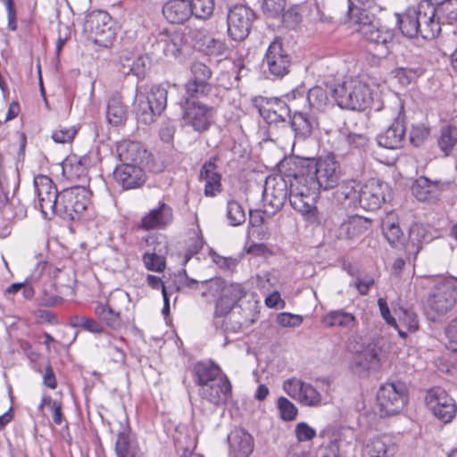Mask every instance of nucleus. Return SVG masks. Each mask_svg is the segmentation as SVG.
I'll use <instances>...</instances> for the list:
<instances>
[{
  "mask_svg": "<svg viewBox=\"0 0 457 457\" xmlns=\"http://www.w3.org/2000/svg\"><path fill=\"white\" fill-rule=\"evenodd\" d=\"M270 187H265L263 191L264 200L269 202V204L275 209V212L280 210L289 195L287 191V185L285 179H280L276 182L270 194L269 193Z\"/></svg>",
  "mask_w": 457,
  "mask_h": 457,
  "instance_id": "58836bf2",
  "label": "nucleus"
},
{
  "mask_svg": "<svg viewBox=\"0 0 457 457\" xmlns=\"http://www.w3.org/2000/svg\"><path fill=\"white\" fill-rule=\"evenodd\" d=\"M227 439L233 457H249L253 452V437L243 428L232 430Z\"/></svg>",
  "mask_w": 457,
  "mask_h": 457,
  "instance_id": "c85d7f7f",
  "label": "nucleus"
},
{
  "mask_svg": "<svg viewBox=\"0 0 457 457\" xmlns=\"http://www.w3.org/2000/svg\"><path fill=\"white\" fill-rule=\"evenodd\" d=\"M112 174L115 182L124 190L139 188L146 180L145 172L140 165L120 163Z\"/></svg>",
  "mask_w": 457,
  "mask_h": 457,
  "instance_id": "6ab92c4d",
  "label": "nucleus"
},
{
  "mask_svg": "<svg viewBox=\"0 0 457 457\" xmlns=\"http://www.w3.org/2000/svg\"><path fill=\"white\" fill-rule=\"evenodd\" d=\"M19 182V173L11 170L6 172L3 164V156L0 154V190L10 192L11 187L15 189Z\"/></svg>",
  "mask_w": 457,
  "mask_h": 457,
  "instance_id": "3c124183",
  "label": "nucleus"
},
{
  "mask_svg": "<svg viewBox=\"0 0 457 457\" xmlns=\"http://www.w3.org/2000/svg\"><path fill=\"white\" fill-rule=\"evenodd\" d=\"M328 101V92L325 88L316 86L308 90L306 96V109H323Z\"/></svg>",
  "mask_w": 457,
  "mask_h": 457,
  "instance_id": "37998d69",
  "label": "nucleus"
},
{
  "mask_svg": "<svg viewBox=\"0 0 457 457\" xmlns=\"http://www.w3.org/2000/svg\"><path fill=\"white\" fill-rule=\"evenodd\" d=\"M321 322L328 328L338 327L348 330H352L358 325L355 316L342 309L328 312L322 317Z\"/></svg>",
  "mask_w": 457,
  "mask_h": 457,
  "instance_id": "e433bc0d",
  "label": "nucleus"
},
{
  "mask_svg": "<svg viewBox=\"0 0 457 457\" xmlns=\"http://www.w3.org/2000/svg\"><path fill=\"white\" fill-rule=\"evenodd\" d=\"M425 71V59L421 55H411L405 66L395 70V77L401 84L409 85L422 76Z\"/></svg>",
  "mask_w": 457,
  "mask_h": 457,
  "instance_id": "473e14b6",
  "label": "nucleus"
},
{
  "mask_svg": "<svg viewBox=\"0 0 457 457\" xmlns=\"http://www.w3.org/2000/svg\"><path fill=\"white\" fill-rule=\"evenodd\" d=\"M165 19L173 24H183L192 16L189 0H170L162 7Z\"/></svg>",
  "mask_w": 457,
  "mask_h": 457,
  "instance_id": "f704fd0d",
  "label": "nucleus"
},
{
  "mask_svg": "<svg viewBox=\"0 0 457 457\" xmlns=\"http://www.w3.org/2000/svg\"><path fill=\"white\" fill-rule=\"evenodd\" d=\"M385 359L386 354L379 342L373 341L353 356L351 369L359 377H367L370 372L377 371Z\"/></svg>",
  "mask_w": 457,
  "mask_h": 457,
  "instance_id": "4468645a",
  "label": "nucleus"
},
{
  "mask_svg": "<svg viewBox=\"0 0 457 457\" xmlns=\"http://www.w3.org/2000/svg\"><path fill=\"white\" fill-rule=\"evenodd\" d=\"M438 17L451 23L457 21V0H441L436 3Z\"/></svg>",
  "mask_w": 457,
  "mask_h": 457,
  "instance_id": "8fccbe9b",
  "label": "nucleus"
},
{
  "mask_svg": "<svg viewBox=\"0 0 457 457\" xmlns=\"http://www.w3.org/2000/svg\"><path fill=\"white\" fill-rule=\"evenodd\" d=\"M331 96L341 109L364 111L372 103L370 87L359 80H347L330 90Z\"/></svg>",
  "mask_w": 457,
  "mask_h": 457,
  "instance_id": "423d86ee",
  "label": "nucleus"
},
{
  "mask_svg": "<svg viewBox=\"0 0 457 457\" xmlns=\"http://www.w3.org/2000/svg\"><path fill=\"white\" fill-rule=\"evenodd\" d=\"M193 379L195 383L202 388L203 386L218 381L227 375L223 373L220 366L213 361H197L194 364Z\"/></svg>",
  "mask_w": 457,
  "mask_h": 457,
  "instance_id": "c756f323",
  "label": "nucleus"
},
{
  "mask_svg": "<svg viewBox=\"0 0 457 457\" xmlns=\"http://www.w3.org/2000/svg\"><path fill=\"white\" fill-rule=\"evenodd\" d=\"M316 195L312 194V189L296 181L295 172L293 179H290L289 186L288 199L290 205L294 210L300 212L309 223L321 225L323 217L314 205Z\"/></svg>",
  "mask_w": 457,
  "mask_h": 457,
  "instance_id": "6e6552de",
  "label": "nucleus"
},
{
  "mask_svg": "<svg viewBox=\"0 0 457 457\" xmlns=\"http://www.w3.org/2000/svg\"><path fill=\"white\" fill-rule=\"evenodd\" d=\"M436 142L445 156L451 155L457 145V126L453 123L441 126Z\"/></svg>",
  "mask_w": 457,
  "mask_h": 457,
  "instance_id": "4c0bfd02",
  "label": "nucleus"
},
{
  "mask_svg": "<svg viewBox=\"0 0 457 457\" xmlns=\"http://www.w3.org/2000/svg\"><path fill=\"white\" fill-rule=\"evenodd\" d=\"M168 90L160 84H144L136 88V113L144 124L155 121L167 106Z\"/></svg>",
  "mask_w": 457,
  "mask_h": 457,
  "instance_id": "20e7f679",
  "label": "nucleus"
},
{
  "mask_svg": "<svg viewBox=\"0 0 457 457\" xmlns=\"http://www.w3.org/2000/svg\"><path fill=\"white\" fill-rule=\"evenodd\" d=\"M147 58L139 55L131 62L132 68L129 71L130 74L136 76L138 79H143L146 73Z\"/></svg>",
  "mask_w": 457,
  "mask_h": 457,
  "instance_id": "69168bd1",
  "label": "nucleus"
},
{
  "mask_svg": "<svg viewBox=\"0 0 457 457\" xmlns=\"http://www.w3.org/2000/svg\"><path fill=\"white\" fill-rule=\"evenodd\" d=\"M277 322L282 327L295 328L301 325L303 318L300 315L282 312L277 316Z\"/></svg>",
  "mask_w": 457,
  "mask_h": 457,
  "instance_id": "338daca9",
  "label": "nucleus"
},
{
  "mask_svg": "<svg viewBox=\"0 0 457 457\" xmlns=\"http://www.w3.org/2000/svg\"><path fill=\"white\" fill-rule=\"evenodd\" d=\"M3 215L7 220H21L27 216V209L20 201L16 205L12 202L7 207L4 208Z\"/></svg>",
  "mask_w": 457,
  "mask_h": 457,
  "instance_id": "bf43d9fd",
  "label": "nucleus"
},
{
  "mask_svg": "<svg viewBox=\"0 0 457 457\" xmlns=\"http://www.w3.org/2000/svg\"><path fill=\"white\" fill-rule=\"evenodd\" d=\"M434 237L428 227L421 223H413L409 228L406 251L409 254H413L416 257L423 244L431 242Z\"/></svg>",
  "mask_w": 457,
  "mask_h": 457,
  "instance_id": "72a5a7b5",
  "label": "nucleus"
},
{
  "mask_svg": "<svg viewBox=\"0 0 457 457\" xmlns=\"http://www.w3.org/2000/svg\"><path fill=\"white\" fill-rule=\"evenodd\" d=\"M397 25L402 34L409 38L420 37V23L426 22L427 16H419V5L407 8L403 12L397 13Z\"/></svg>",
  "mask_w": 457,
  "mask_h": 457,
  "instance_id": "cd10ccee",
  "label": "nucleus"
},
{
  "mask_svg": "<svg viewBox=\"0 0 457 457\" xmlns=\"http://www.w3.org/2000/svg\"><path fill=\"white\" fill-rule=\"evenodd\" d=\"M426 15V22H420V37L423 39H434L441 32L442 18L438 17L436 4L422 2L419 4V16Z\"/></svg>",
  "mask_w": 457,
  "mask_h": 457,
  "instance_id": "5701e85b",
  "label": "nucleus"
},
{
  "mask_svg": "<svg viewBox=\"0 0 457 457\" xmlns=\"http://www.w3.org/2000/svg\"><path fill=\"white\" fill-rule=\"evenodd\" d=\"M204 96H190L187 93L178 103L184 123L197 133H204L214 124L216 108L204 104L199 99Z\"/></svg>",
  "mask_w": 457,
  "mask_h": 457,
  "instance_id": "39448f33",
  "label": "nucleus"
},
{
  "mask_svg": "<svg viewBox=\"0 0 457 457\" xmlns=\"http://www.w3.org/2000/svg\"><path fill=\"white\" fill-rule=\"evenodd\" d=\"M278 409L283 420L291 421L296 419L298 410L296 406L284 396L278 400Z\"/></svg>",
  "mask_w": 457,
  "mask_h": 457,
  "instance_id": "603ef678",
  "label": "nucleus"
},
{
  "mask_svg": "<svg viewBox=\"0 0 457 457\" xmlns=\"http://www.w3.org/2000/svg\"><path fill=\"white\" fill-rule=\"evenodd\" d=\"M395 445H388L380 437L370 440L367 445V453L370 457H391L395 454Z\"/></svg>",
  "mask_w": 457,
  "mask_h": 457,
  "instance_id": "49530a36",
  "label": "nucleus"
},
{
  "mask_svg": "<svg viewBox=\"0 0 457 457\" xmlns=\"http://www.w3.org/2000/svg\"><path fill=\"white\" fill-rule=\"evenodd\" d=\"M226 218L232 227L244 224L246 219L243 206L234 199H230L227 203Z\"/></svg>",
  "mask_w": 457,
  "mask_h": 457,
  "instance_id": "de8ad7c7",
  "label": "nucleus"
},
{
  "mask_svg": "<svg viewBox=\"0 0 457 457\" xmlns=\"http://www.w3.org/2000/svg\"><path fill=\"white\" fill-rule=\"evenodd\" d=\"M173 220L172 208L162 201L157 207L150 210L141 219L138 228L148 231L153 229H163Z\"/></svg>",
  "mask_w": 457,
  "mask_h": 457,
  "instance_id": "4be33fe9",
  "label": "nucleus"
},
{
  "mask_svg": "<svg viewBox=\"0 0 457 457\" xmlns=\"http://www.w3.org/2000/svg\"><path fill=\"white\" fill-rule=\"evenodd\" d=\"M77 134V130L73 127H62L60 126L52 133V138L56 143H69L71 142L75 135Z\"/></svg>",
  "mask_w": 457,
  "mask_h": 457,
  "instance_id": "052dcab7",
  "label": "nucleus"
},
{
  "mask_svg": "<svg viewBox=\"0 0 457 457\" xmlns=\"http://www.w3.org/2000/svg\"><path fill=\"white\" fill-rule=\"evenodd\" d=\"M192 15L199 20L209 19L214 11V0H189Z\"/></svg>",
  "mask_w": 457,
  "mask_h": 457,
  "instance_id": "09e8293b",
  "label": "nucleus"
},
{
  "mask_svg": "<svg viewBox=\"0 0 457 457\" xmlns=\"http://www.w3.org/2000/svg\"><path fill=\"white\" fill-rule=\"evenodd\" d=\"M69 324L72 328H79L85 331L94 334H103L104 326L95 319L82 315H72L70 317Z\"/></svg>",
  "mask_w": 457,
  "mask_h": 457,
  "instance_id": "c03bdc74",
  "label": "nucleus"
},
{
  "mask_svg": "<svg viewBox=\"0 0 457 457\" xmlns=\"http://www.w3.org/2000/svg\"><path fill=\"white\" fill-rule=\"evenodd\" d=\"M202 403L207 401L215 407L224 405L232 396V385L226 376L216 382L210 383L199 388Z\"/></svg>",
  "mask_w": 457,
  "mask_h": 457,
  "instance_id": "aec40b11",
  "label": "nucleus"
},
{
  "mask_svg": "<svg viewBox=\"0 0 457 457\" xmlns=\"http://www.w3.org/2000/svg\"><path fill=\"white\" fill-rule=\"evenodd\" d=\"M295 436L299 442H305L313 439L316 436V430L310 427L306 422H300L295 426Z\"/></svg>",
  "mask_w": 457,
  "mask_h": 457,
  "instance_id": "e2e57ef3",
  "label": "nucleus"
},
{
  "mask_svg": "<svg viewBox=\"0 0 457 457\" xmlns=\"http://www.w3.org/2000/svg\"><path fill=\"white\" fill-rule=\"evenodd\" d=\"M292 57L280 37H275L268 46L262 59V69L268 79H282L290 71Z\"/></svg>",
  "mask_w": 457,
  "mask_h": 457,
  "instance_id": "9d476101",
  "label": "nucleus"
},
{
  "mask_svg": "<svg viewBox=\"0 0 457 457\" xmlns=\"http://www.w3.org/2000/svg\"><path fill=\"white\" fill-rule=\"evenodd\" d=\"M258 112L260 115L263 118V120L268 124H278V123H286L287 119L289 118V115L283 114L279 112H276V111H270V109L265 108L262 104H258Z\"/></svg>",
  "mask_w": 457,
  "mask_h": 457,
  "instance_id": "13d9d810",
  "label": "nucleus"
},
{
  "mask_svg": "<svg viewBox=\"0 0 457 457\" xmlns=\"http://www.w3.org/2000/svg\"><path fill=\"white\" fill-rule=\"evenodd\" d=\"M356 181L344 182L338 191V198L342 199L343 204L348 208L356 207L359 202V191L356 190Z\"/></svg>",
  "mask_w": 457,
  "mask_h": 457,
  "instance_id": "a18cd8bd",
  "label": "nucleus"
},
{
  "mask_svg": "<svg viewBox=\"0 0 457 457\" xmlns=\"http://www.w3.org/2000/svg\"><path fill=\"white\" fill-rule=\"evenodd\" d=\"M256 19L254 11L245 4L232 6L227 15L228 34L235 41L245 40Z\"/></svg>",
  "mask_w": 457,
  "mask_h": 457,
  "instance_id": "f8f14e48",
  "label": "nucleus"
},
{
  "mask_svg": "<svg viewBox=\"0 0 457 457\" xmlns=\"http://www.w3.org/2000/svg\"><path fill=\"white\" fill-rule=\"evenodd\" d=\"M34 187L43 217L46 220H51L52 217L56 215L61 200V194L58 193L53 180L46 175L36 176L34 179Z\"/></svg>",
  "mask_w": 457,
  "mask_h": 457,
  "instance_id": "2eb2a0df",
  "label": "nucleus"
},
{
  "mask_svg": "<svg viewBox=\"0 0 457 457\" xmlns=\"http://www.w3.org/2000/svg\"><path fill=\"white\" fill-rule=\"evenodd\" d=\"M91 192L85 187H72L61 193L56 215L65 220L80 219L90 202Z\"/></svg>",
  "mask_w": 457,
  "mask_h": 457,
  "instance_id": "9b49d317",
  "label": "nucleus"
},
{
  "mask_svg": "<svg viewBox=\"0 0 457 457\" xmlns=\"http://www.w3.org/2000/svg\"><path fill=\"white\" fill-rule=\"evenodd\" d=\"M405 133L404 119L399 114L386 130L377 136V142L384 148L397 149L403 146Z\"/></svg>",
  "mask_w": 457,
  "mask_h": 457,
  "instance_id": "393cba45",
  "label": "nucleus"
},
{
  "mask_svg": "<svg viewBox=\"0 0 457 457\" xmlns=\"http://www.w3.org/2000/svg\"><path fill=\"white\" fill-rule=\"evenodd\" d=\"M377 401L381 417L400 413L408 402L406 383L396 380L381 385L377 394Z\"/></svg>",
  "mask_w": 457,
  "mask_h": 457,
  "instance_id": "1a4fd4ad",
  "label": "nucleus"
},
{
  "mask_svg": "<svg viewBox=\"0 0 457 457\" xmlns=\"http://www.w3.org/2000/svg\"><path fill=\"white\" fill-rule=\"evenodd\" d=\"M448 183H444L438 180L432 181L427 177L418 178L411 187L412 195L419 201H427L435 197L439 192L445 189Z\"/></svg>",
  "mask_w": 457,
  "mask_h": 457,
  "instance_id": "c9c22d12",
  "label": "nucleus"
},
{
  "mask_svg": "<svg viewBox=\"0 0 457 457\" xmlns=\"http://www.w3.org/2000/svg\"><path fill=\"white\" fill-rule=\"evenodd\" d=\"M83 29L96 45L106 48L112 45L117 35L115 21L107 12L101 10L86 16Z\"/></svg>",
  "mask_w": 457,
  "mask_h": 457,
  "instance_id": "0eeeda50",
  "label": "nucleus"
},
{
  "mask_svg": "<svg viewBox=\"0 0 457 457\" xmlns=\"http://www.w3.org/2000/svg\"><path fill=\"white\" fill-rule=\"evenodd\" d=\"M341 170L333 154L319 159H302L295 171V179L312 189L313 195L339 185Z\"/></svg>",
  "mask_w": 457,
  "mask_h": 457,
  "instance_id": "f257e3e1",
  "label": "nucleus"
},
{
  "mask_svg": "<svg viewBox=\"0 0 457 457\" xmlns=\"http://www.w3.org/2000/svg\"><path fill=\"white\" fill-rule=\"evenodd\" d=\"M202 287H204V290L201 292L203 297L218 295L213 313L215 314V324L217 326H222L219 317L229 315L231 311L237 306L238 302L246 294L241 284L227 283L225 279L219 277L202 281Z\"/></svg>",
  "mask_w": 457,
  "mask_h": 457,
  "instance_id": "7ed1b4c3",
  "label": "nucleus"
},
{
  "mask_svg": "<svg viewBox=\"0 0 457 457\" xmlns=\"http://www.w3.org/2000/svg\"><path fill=\"white\" fill-rule=\"evenodd\" d=\"M351 148L365 151L369 145V138L363 134L348 133L345 138Z\"/></svg>",
  "mask_w": 457,
  "mask_h": 457,
  "instance_id": "0e129e2a",
  "label": "nucleus"
},
{
  "mask_svg": "<svg viewBox=\"0 0 457 457\" xmlns=\"http://www.w3.org/2000/svg\"><path fill=\"white\" fill-rule=\"evenodd\" d=\"M288 124L297 141H304L309 138L319 126L317 117L306 109L305 105L303 106V109L294 108L289 115Z\"/></svg>",
  "mask_w": 457,
  "mask_h": 457,
  "instance_id": "a211bd4d",
  "label": "nucleus"
},
{
  "mask_svg": "<svg viewBox=\"0 0 457 457\" xmlns=\"http://www.w3.org/2000/svg\"><path fill=\"white\" fill-rule=\"evenodd\" d=\"M371 222L370 219L360 215L349 216L337 228L334 236L338 240L359 237L370 228Z\"/></svg>",
  "mask_w": 457,
  "mask_h": 457,
  "instance_id": "a878e982",
  "label": "nucleus"
},
{
  "mask_svg": "<svg viewBox=\"0 0 457 457\" xmlns=\"http://www.w3.org/2000/svg\"><path fill=\"white\" fill-rule=\"evenodd\" d=\"M143 262L148 270L154 272H162L166 267L165 258L155 253H145Z\"/></svg>",
  "mask_w": 457,
  "mask_h": 457,
  "instance_id": "6e6d98bb",
  "label": "nucleus"
},
{
  "mask_svg": "<svg viewBox=\"0 0 457 457\" xmlns=\"http://www.w3.org/2000/svg\"><path fill=\"white\" fill-rule=\"evenodd\" d=\"M95 315L107 327L116 329L121 323L120 313L113 310L108 303H97L94 308Z\"/></svg>",
  "mask_w": 457,
  "mask_h": 457,
  "instance_id": "a19ab883",
  "label": "nucleus"
},
{
  "mask_svg": "<svg viewBox=\"0 0 457 457\" xmlns=\"http://www.w3.org/2000/svg\"><path fill=\"white\" fill-rule=\"evenodd\" d=\"M217 155L204 162L200 169L199 180L204 181V194L207 197H214L222 191L221 174L217 171Z\"/></svg>",
  "mask_w": 457,
  "mask_h": 457,
  "instance_id": "b1692460",
  "label": "nucleus"
},
{
  "mask_svg": "<svg viewBox=\"0 0 457 457\" xmlns=\"http://www.w3.org/2000/svg\"><path fill=\"white\" fill-rule=\"evenodd\" d=\"M430 128L423 123L413 125L410 132V141L414 146H420L428 138Z\"/></svg>",
  "mask_w": 457,
  "mask_h": 457,
  "instance_id": "5fc2aeb1",
  "label": "nucleus"
},
{
  "mask_svg": "<svg viewBox=\"0 0 457 457\" xmlns=\"http://www.w3.org/2000/svg\"><path fill=\"white\" fill-rule=\"evenodd\" d=\"M253 104L254 107H258V104H262L265 106V108L270 109V111H276V112L287 115H290V113H292L293 108L296 107V105H290L281 98L265 96L254 97L253 99Z\"/></svg>",
  "mask_w": 457,
  "mask_h": 457,
  "instance_id": "79ce46f5",
  "label": "nucleus"
},
{
  "mask_svg": "<svg viewBox=\"0 0 457 457\" xmlns=\"http://www.w3.org/2000/svg\"><path fill=\"white\" fill-rule=\"evenodd\" d=\"M114 451L117 457H145L129 426L118 432Z\"/></svg>",
  "mask_w": 457,
  "mask_h": 457,
  "instance_id": "2f4dec72",
  "label": "nucleus"
},
{
  "mask_svg": "<svg viewBox=\"0 0 457 457\" xmlns=\"http://www.w3.org/2000/svg\"><path fill=\"white\" fill-rule=\"evenodd\" d=\"M207 54L214 56H222L226 51V44L219 39L211 38L206 44Z\"/></svg>",
  "mask_w": 457,
  "mask_h": 457,
  "instance_id": "774afa93",
  "label": "nucleus"
},
{
  "mask_svg": "<svg viewBox=\"0 0 457 457\" xmlns=\"http://www.w3.org/2000/svg\"><path fill=\"white\" fill-rule=\"evenodd\" d=\"M425 403L431 413L444 423L451 422L456 415L455 400L440 386L427 391Z\"/></svg>",
  "mask_w": 457,
  "mask_h": 457,
  "instance_id": "ddd939ff",
  "label": "nucleus"
},
{
  "mask_svg": "<svg viewBox=\"0 0 457 457\" xmlns=\"http://www.w3.org/2000/svg\"><path fill=\"white\" fill-rule=\"evenodd\" d=\"M117 153L120 163L142 166L145 162L148 153L139 142L124 141L117 145Z\"/></svg>",
  "mask_w": 457,
  "mask_h": 457,
  "instance_id": "7c9ffc66",
  "label": "nucleus"
},
{
  "mask_svg": "<svg viewBox=\"0 0 457 457\" xmlns=\"http://www.w3.org/2000/svg\"><path fill=\"white\" fill-rule=\"evenodd\" d=\"M44 403H47V407H49L53 412V421L56 425H61L63 420L62 403L56 400H53L52 397L47 395H44Z\"/></svg>",
  "mask_w": 457,
  "mask_h": 457,
  "instance_id": "680f3d73",
  "label": "nucleus"
},
{
  "mask_svg": "<svg viewBox=\"0 0 457 457\" xmlns=\"http://www.w3.org/2000/svg\"><path fill=\"white\" fill-rule=\"evenodd\" d=\"M390 199L389 185L382 180L371 179L360 188L358 204L366 211H376Z\"/></svg>",
  "mask_w": 457,
  "mask_h": 457,
  "instance_id": "dca6fc26",
  "label": "nucleus"
},
{
  "mask_svg": "<svg viewBox=\"0 0 457 457\" xmlns=\"http://www.w3.org/2000/svg\"><path fill=\"white\" fill-rule=\"evenodd\" d=\"M107 120L113 126H120L127 120V107L118 96H112L107 104Z\"/></svg>",
  "mask_w": 457,
  "mask_h": 457,
  "instance_id": "ea45409f",
  "label": "nucleus"
},
{
  "mask_svg": "<svg viewBox=\"0 0 457 457\" xmlns=\"http://www.w3.org/2000/svg\"><path fill=\"white\" fill-rule=\"evenodd\" d=\"M234 314L226 317H219L220 322L222 323V326H217L215 324V314H213V320L212 323L214 328L217 330L222 331L224 334L228 333H237L241 329V327L243 325V321L241 320H232V317Z\"/></svg>",
  "mask_w": 457,
  "mask_h": 457,
  "instance_id": "4d7b16f0",
  "label": "nucleus"
},
{
  "mask_svg": "<svg viewBox=\"0 0 457 457\" xmlns=\"http://www.w3.org/2000/svg\"><path fill=\"white\" fill-rule=\"evenodd\" d=\"M370 0H347L346 21L366 41L386 48L393 40V32L379 23V20L367 9Z\"/></svg>",
  "mask_w": 457,
  "mask_h": 457,
  "instance_id": "f03ea898",
  "label": "nucleus"
},
{
  "mask_svg": "<svg viewBox=\"0 0 457 457\" xmlns=\"http://www.w3.org/2000/svg\"><path fill=\"white\" fill-rule=\"evenodd\" d=\"M383 234L386 240L388 241V243L394 247H395L403 237V233L399 224L395 222L384 223Z\"/></svg>",
  "mask_w": 457,
  "mask_h": 457,
  "instance_id": "864d4df0",
  "label": "nucleus"
},
{
  "mask_svg": "<svg viewBox=\"0 0 457 457\" xmlns=\"http://www.w3.org/2000/svg\"><path fill=\"white\" fill-rule=\"evenodd\" d=\"M284 387L289 395L295 397L297 395L298 400L304 405L318 406L321 403V395L309 383L289 379Z\"/></svg>",
  "mask_w": 457,
  "mask_h": 457,
  "instance_id": "bb28decb",
  "label": "nucleus"
},
{
  "mask_svg": "<svg viewBox=\"0 0 457 457\" xmlns=\"http://www.w3.org/2000/svg\"><path fill=\"white\" fill-rule=\"evenodd\" d=\"M191 78L184 85L185 93L190 96H208L213 87L210 83L212 69L205 63L196 61L190 66Z\"/></svg>",
  "mask_w": 457,
  "mask_h": 457,
  "instance_id": "f3484780",
  "label": "nucleus"
},
{
  "mask_svg": "<svg viewBox=\"0 0 457 457\" xmlns=\"http://www.w3.org/2000/svg\"><path fill=\"white\" fill-rule=\"evenodd\" d=\"M187 39L180 30L164 31L159 34L154 46L166 57L178 58L187 46Z\"/></svg>",
  "mask_w": 457,
  "mask_h": 457,
  "instance_id": "412c9836",
  "label": "nucleus"
}]
</instances>
